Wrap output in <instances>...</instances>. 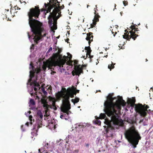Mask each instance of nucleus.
<instances>
[{
  "instance_id": "49",
  "label": "nucleus",
  "mask_w": 153,
  "mask_h": 153,
  "mask_svg": "<svg viewBox=\"0 0 153 153\" xmlns=\"http://www.w3.org/2000/svg\"><path fill=\"white\" fill-rule=\"evenodd\" d=\"M36 129V128H35L34 127L33 128V129Z\"/></svg>"
},
{
  "instance_id": "23",
  "label": "nucleus",
  "mask_w": 153,
  "mask_h": 153,
  "mask_svg": "<svg viewBox=\"0 0 153 153\" xmlns=\"http://www.w3.org/2000/svg\"><path fill=\"white\" fill-rule=\"evenodd\" d=\"M85 49L86 51V52L87 53H86L87 56L88 55L89 56H90V54L91 52V50L90 48L89 47H85Z\"/></svg>"
},
{
  "instance_id": "40",
  "label": "nucleus",
  "mask_w": 153,
  "mask_h": 153,
  "mask_svg": "<svg viewBox=\"0 0 153 153\" xmlns=\"http://www.w3.org/2000/svg\"><path fill=\"white\" fill-rule=\"evenodd\" d=\"M28 113H29V114H30L31 113V112L30 111H28Z\"/></svg>"
},
{
  "instance_id": "11",
  "label": "nucleus",
  "mask_w": 153,
  "mask_h": 153,
  "mask_svg": "<svg viewBox=\"0 0 153 153\" xmlns=\"http://www.w3.org/2000/svg\"><path fill=\"white\" fill-rule=\"evenodd\" d=\"M50 2L52 4V6L48 7V10H46L45 9H42L40 11V9H39V15L41 13H42L44 15L43 17L45 18V15L47 13H48L50 11L51 9L52 8L54 7L55 9L56 7L58 8L59 11L57 12L58 14L59 15L60 13L59 12L60 9H63L64 7V5H62L61 7L59 6V3L57 0H52V1H50Z\"/></svg>"
},
{
  "instance_id": "27",
  "label": "nucleus",
  "mask_w": 153,
  "mask_h": 153,
  "mask_svg": "<svg viewBox=\"0 0 153 153\" xmlns=\"http://www.w3.org/2000/svg\"><path fill=\"white\" fill-rule=\"evenodd\" d=\"M36 126H37V128H36V132L35 134V135L36 136H37L38 135V134L37 133V130L38 129V124H37Z\"/></svg>"
},
{
  "instance_id": "50",
  "label": "nucleus",
  "mask_w": 153,
  "mask_h": 153,
  "mask_svg": "<svg viewBox=\"0 0 153 153\" xmlns=\"http://www.w3.org/2000/svg\"><path fill=\"white\" fill-rule=\"evenodd\" d=\"M111 32H112V34H113L114 33V32L112 31Z\"/></svg>"
},
{
  "instance_id": "15",
  "label": "nucleus",
  "mask_w": 153,
  "mask_h": 153,
  "mask_svg": "<svg viewBox=\"0 0 153 153\" xmlns=\"http://www.w3.org/2000/svg\"><path fill=\"white\" fill-rule=\"evenodd\" d=\"M35 105V102L33 99H31L29 101V106L31 108V109L34 111H36V114L38 115V107L36 108L33 106Z\"/></svg>"
},
{
  "instance_id": "61",
  "label": "nucleus",
  "mask_w": 153,
  "mask_h": 153,
  "mask_svg": "<svg viewBox=\"0 0 153 153\" xmlns=\"http://www.w3.org/2000/svg\"><path fill=\"white\" fill-rule=\"evenodd\" d=\"M146 61H147V59H146Z\"/></svg>"
},
{
  "instance_id": "16",
  "label": "nucleus",
  "mask_w": 153,
  "mask_h": 153,
  "mask_svg": "<svg viewBox=\"0 0 153 153\" xmlns=\"http://www.w3.org/2000/svg\"><path fill=\"white\" fill-rule=\"evenodd\" d=\"M45 85L43 83H39V91H41L44 95L47 94V92L45 90Z\"/></svg>"
},
{
  "instance_id": "62",
  "label": "nucleus",
  "mask_w": 153,
  "mask_h": 153,
  "mask_svg": "<svg viewBox=\"0 0 153 153\" xmlns=\"http://www.w3.org/2000/svg\"><path fill=\"white\" fill-rule=\"evenodd\" d=\"M88 5H87V7H88Z\"/></svg>"
},
{
  "instance_id": "42",
  "label": "nucleus",
  "mask_w": 153,
  "mask_h": 153,
  "mask_svg": "<svg viewBox=\"0 0 153 153\" xmlns=\"http://www.w3.org/2000/svg\"><path fill=\"white\" fill-rule=\"evenodd\" d=\"M44 153H45V152H46L45 151H45H44Z\"/></svg>"
},
{
  "instance_id": "5",
  "label": "nucleus",
  "mask_w": 153,
  "mask_h": 153,
  "mask_svg": "<svg viewBox=\"0 0 153 153\" xmlns=\"http://www.w3.org/2000/svg\"><path fill=\"white\" fill-rule=\"evenodd\" d=\"M79 90H76V88L73 86L71 88H68L67 90L65 88H62L61 91L56 94V96L58 100L62 98V100H65L66 97L67 96L68 97V100L69 101V97H73L74 94L75 95L76 93H79Z\"/></svg>"
},
{
  "instance_id": "30",
  "label": "nucleus",
  "mask_w": 153,
  "mask_h": 153,
  "mask_svg": "<svg viewBox=\"0 0 153 153\" xmlns=\"http://www.w3.org/2000/svg\"><path fill=\"white\" fill-rule=\"evenodd\" d=\"M79 152V151L78 150H74L72 152L73 153H78Z\"/></svg>"
},
{
  "instance_id": "48",
  "label": "nucleus",
  "mask_w": 153,
  "mask_h": 153,
  "mask_svg": "<svg viewBox=\"0 0 153 153\" xmlns=\"http://www.w3.org/2000/svg\"><path fill=\"white\" fill-rule=\"evenodd\" d=\"M143 120H140V122H142V121H143Z\"/></svg>"
},
{
  "instance_id": "36",
  "label": "nucleus",
  "mask_w": 153,
  "mask_h": 153,
  "mask_svg": "<svg viewBox=\"0 0 153 153\" xmlns=\"http://www.w3.org/2000/svg\"><path fill=\"white\" fill-rule=\"evenodd\" d=\"M119 48H120V47H122V45L121 44H120L119 45Z\"/></svg>"
},
{
  "instance_id": "3",
  "label": "nucleus",
  "mask_w": 153,
  "mask_h": 153,
  "mask_svg": "<svg viewBox=\"0 0 153 153\" xmlns=\"http://www.w3.org/2000/svg\"><path fill=\"white\" fill-rule=\"evenodd\" d=\"M29 69H31L30 71V79L28 80L27 85H30L32 86L31 89L30 91V93L31 96H36V98L38 99V96L37 95V88L36 87H38V82H37V74H38V67L36 68L33 66L32 62L30 64Z\"/></svg>"
},
{
  "instance_id": "4",
  "label": "nucleus",
  "mask_w": 153,
  "mask_h": 153,
  "mask_svg": "<svg viewBox=\"0 0 153 153\" xmlns=\"http://www.w3.org/2000/svg\"><path fill=\"white\" fill-rule=\"evenodd\" d=\"M125 135L128 142L132 144L134 148L136 147L141 138L137 130L134 126H132L126 130Z\"/></svg>"
},
{
  "instance_id": "39",
  "label": "nucleus",
  "mask_w": 153,
  "mask_h": 153,
  "mask_svg": "<svg viewBox=\"0 0 153 153\" xmlns=\"http://www.w3.org/2000/svg\"><path fill=\"white\" fill-rule=\"evenodd\" d=\"M116 33H117V32H115V34H114L113 36H115V34H116Z\"/></svg>"
},
{
  "instance_id": "41",
  "label": "nucleus",
  "mask_w": 153,
  "mask_h": 153,
  "mask_svg": "<svg viewBox=\"0 0 153 153\" xmlns=\"http://www.w3.org/2000/svg\"><path fill=\"white\" fill-rule=\"evenodd\" d=\"M39 152H40V149H39Z\"/></svg>"
},
{
  "instance_id": "8",
  "label": "nucleus",
  "mask_w": 153,
  "mask_h": 153,
  "mask_svg": "<svg viewBox=\"0 0 153 153\" xmlns=\"http://www.w3.org/2000/svg\"><path fill=\"white\" fill-rule=\"evenodd\" d=\"M59 10L58 8L56 7L55 9H53L52 13H50L48 17V22L51 27V31H53V33L55 32L54 30L57 29L56 22L55 20V19H57L60 16L58 14L56 16L57 12L59 11Z\"/></svg>"
},
{
  "instance_id": "7",
  "label": "nucleus",
  "mask_w": 153,
  "mask_h": 153,
  "mask_svg": "<svg viewBox=\"0 0 153 153\" xmlns=\"http://www.w3.org/2000/svg\"><path fill=\"white\" fill-rule=\"evenodd\" d=\"M66 98L65 100H62V101L61 110L62 113L61 114L60 117L62 119L67 120L69 118L68 115L71 113V112L69 111L70 109V105L69 101L68 100V96H66Z\"/></svg>"
},
{
  "instance_id": "2",
  "label": "nucleus",
  "mask_w": 153,
  "mask_h": 153,
  "mask_svg": "<svg viewBox=\"0 0 153 153\" xmlns=\"http://www.w3.org/2000/svg\"><path fill=\"white\" fill-rule=\"evenodd\" d=\"M29 24L31 28L33 34L30 36L29 32L27 33L30 39H33L35 43L37 44L38 42V6H35L30 9L28 12Z\"/></svg>"
},
{
  "instance_id": "33",
  "label": "nucleus",
  "mask_w": 153,
  "mask_h": 153,
  "mask_svg": "<svg viewBox=\"0 0 153 153\" xmlns=\"http://www.w3.org/2000/svg\"><path fill=\"white\" fill-rule=\"evenodd\" d=\"M32 116L30 115L29 116V119L30 120H32Z\"/></svg>"
},
{
  "instance_id": "20",
  "label": "nucleus",
  "mask_w": 153,
  "mask_h": 153,
  "mask_svg": "<svg viewBox=\"0 0 153 153\" xmlns=\"http://www.w3.org/2000/svg\"><path fill=\"white\" fill-rule=\"evenodd\" d=\"M74 127L77 131H82L83 130V125L80 123H77L75 124Z\"/></svg>"
},
{
  "instance_id": "12",
  "label": "nucleus",
  "mask_w": 153,
  "mask_h": 153,
  "mask_svg": "<svg viewBox=\"0 0 153 153\" xmlns=\"http://www.w3.org/2000/svg\"><path fill=\"white\" fill-rule=\"evenodd\" d=\"M39 40L42 37L46 36L47 31L45 26L43 25L42 23L39 21Z\"/></svg>"
},
{
  "instance_id": "45",
  "label": "nucleus",
  "mask_w": 153,
  "mask_h": 153,
  "mask_svg": "<svg viewBox=\"0 0 153 153\" xmlns=\"http://www.w3.org/2000/svg\"><path fill=\"white\" fill-rule=\"evenodd\" d=\"M39 72L40 71V69L39 68Z\"/></svg>"
},
{
  "instance_id": "35",
  "label": "nucleus",
  "mask_w": 153,
  "mask_h": 153,
  "mask_svg": "<svg viewBox=\"0 0 153 153\" xmlns=\"http://www.w3.org/2000/svg\"><path fill=\"white\" fill-rule=\"evenodd\" d=\"M77 64V62L76 61H74V65H75L76 64Z\"/></svg>"
},
{
  "instance_id": "59",
  "label": "nucleus",
  "mask_w": 153,
  "mask_h": 153,
  "mask_svg": "<svg viewBox=\"0 0 153 153\" xmlns=\"http://www.w3.org/2000/svg\"><path fill=\"white\" fill-rule=\"evenodd\" d=\"M39 127H40V126H39Z\"/></svg>"
},
{
  "instance_id": "17",
  "label": "nucleus",
  "mask_w": 153,
  "mask_h": 153,
  "mask_svg": "<svg viewBox=\"0 0 153 153\" xmlns=\"http://www.w3.org/2000/svg\"><path fill=\"white\" fill-rule=\"evenodd\" d=\"M43 144L44 146L46 148L52 149L53 147V143L52 142L49 141L48 143L45 141L43 142Z\"/></svg>"
},
{
  "instance_id": "19",
  "label": "nucleus",
  "mask_w": 153,
  "mask_h": 153,
  "mask_svg": "<svg viewBox=\"0 0 153 153\" xmlns=\"http://www.w3.org/2000/svg\"><path fill=\"white\" fill-rule=\"evenodd\" d=\"M75 138L74 137L68 135L66 138V142L68 143V142H70L71 143H72L73 141H74L76 143L77 140H75Z\"/></svg>"
},
{
  "instance_id": "9",
  "label": "nucleus",
  "mask_w": 153,
  "mask_h": 153,
  "mask_svg": "<svg viewBox=\"0 0 153 153\" xmlns=\"http://www.w3.org/2000/svg\"><path fill=\"white\" fill-rule=\"evenodd\" d=\"M135 100L134 97L128 98L127 102L128 103L130 104L132 107L134 106L136 111L141 116H145L147 114V108H145L144 106L142 104H135Z\"/></svg>"
},
{
  "instance_id": "26",
  "label": "nucleus",
  "mask_w": 153,
  "mask_h": 153,
  "mask_svg": "<svg viewBox=\"0 0 153 153\" xmlns=\"http://www.w3.org/2000/svg\"><path fill=\"white\" fill-rule=\"evenodd\" d=\"M115 65V63H113L112 62H111V64H109L108 66V68L110 69H113L114 68V65Z\"/></svg>"
},
{
  "instance_id": "34",
  "label": "nucleus",
  "mask_w": 153,
  "mask_h": 153,
  "mask_svg": "<svg viewBox=\"0 0 153 153\" xmlns=\"http://www.w3.org/2000/svg\"><path fill=\"white\" fill-rule=\"evenodd\" d=\"M39 116L41 118H42V115L41 114V113H39Z\"/></svg>"
},
{
  "instance_id": "31",
  "label": "nucleus",
  "mask_w": 153,
  "mask_h": 153,
  "mask_svg": "<svg viewBox=\"0 0 153 153\" xmlns=\"http://www.w3.org/2000/svg\"><path fill=\"white\" fill-rule=\"evenodd\" d=\"M14 8H15V10H16V9L20 10V9L19 7L18 6H15Z\"/></svg>"
},
{
  "instance_id": "37",
  "label": "nucleus",
  "mask_w": 153,
  "mask_h": 153,
  "mask_svg": "<svg viewBox=\"0 0 153 153\" xmlns=\"http://www.w3.org/2000/svg\"><path fill=\"white\" fill-rule=\"evenodd\" d=\"M122 13H123V12H121L120 13V15H121V16H122Z\"/></svg>"
},
{
  "instance_id": "29",
  "label": "nucleus",
  "mask_w": 153,
  "mask_h": 153,
  "mask_svg": "<svg viewBox=\"0 0 153 153\" xmlns=\"http://www.w3.org/2000/svg\"><path fill=\"white\" fill-rule=\"evenodd\" d=\"M123 3L124 5L125 6H126V5L128 4V2L127 1H123Z\"/></svg>"
},
{
  "instance_id": "46",
  "label": "nucleus",
  "mask_w": 153,
  "mask_h": 153,
  "mask_svg": "<svg viewBox=\"0 0 153 153\" xmlns=\"http://www.w3.org/2000/svg\"><path fill=\"white\" fill-rule=\"evenodd\" d=\"M85 56H82V57L83 58H85Z\"/></svg>"
},
{
  "instance_id": "51",
  "label": "nucleus",
  "mask_w": 153,
  "mask_h": 153,
  "mask_svg": "<svg viewBox=\"0 0 153 153\" xmlns=\"http://www.w3.org/2000/svg\"><path fill=\"white\" fill-rule=\"evenodd\" d=\"M78 108H80V106H78Z\"/></svg>"
},
{
  "instance_id": "52",
  "label": "nucleus",
  "mask_w": 153,
  "mask_h": 153,
  "mask_svg": "<svg viewBox=\"0 0 153 153\" xmlns=\"http://www.w3.org/2000/svg\"><path fill=\"white\" fill-rule=\"evenodd\" d=\"M84 19H83V22H84Z\"/></svg>"
},
{
  "instance_id": "60",
  "label": "nucleus",
  "mask_w": 153,
  "mask_h": 153,
  "mask_svg": "<svg viewBox=\"0 0 153 153\" xmlns=\"http://www.w3.org/2000/svg\"><path fill=\"white\" fill-rule=\"evenodd\" d=\"M46 153H48V152H46Z\"/></svg>"
},
{
  "instance_id": "18",
  "label": "nucleus",
  "mask_w": 153,
  "mask_h": 153,
  "mask_svg": "<svg viewBox=\"0 0 153 153\" xmlns=\"http://www.w3.org/2000/svg\"><path fill=\"white\" fill-rule=\"evenodd\" d=\"M54 120H53L49 123L48 127L51 130H54L56 128V124L54 123Z\"/></svg>"
},
{
  "instance_id": "63",
  "label": "nucleus",
  "mask_w": 153,
  "mask_h": 153,
  "mask_svg": "<svg viewBox=\"0 0 153 153\" xmlns=\"http://www.w3.org/2000/svg\"><path fill=\"white\" fill-rule=\"evenodd\" d=\"M50 151H52V150H51V149L50 150Z\"/></svg>"
},
{
  "instance_id": "57",
  "label": "nucleus",
  "mask_w": 153,
  "mask_h": 153,
  "mask_svg": "<svg viewBox=\"0 0 153 153\" xmlns=\"http://www.w3.org/2000/svg\"><path fill=\"white\" fill-rule=\"evenodd\" d=\"M116 5L115 4V7H116Z\"/></svg>"
},
{
  "instance_id": "38",
  "label": "nucleus",
  "mask_w": 153,
  "mask_h": 153,
  "mask_svg": "<svg viewBox=\"0 0 153 153\" xmlns=\"http://www.w3.org/2000/svg\"><path fill=\"white\" fill-rule=\"evenodd\" d=\"M26 124L27 125V126H28L29 123H26Z\"/></svg>"
},
{
  "instance_id": "1",
  "label": "nucleus",
  "mask_w": 153,
  "mask_h": 153,
  "mask_svg": "<svg viewBox=\"0 0 153 153\" xmlns=\"http://www.w3.org/2000/svg\"><path fill=\"white\" fill-rule=\"evenodd\" d=\"M118 99L114 103L113 101L116 100V97H113L110 94L107 97V100L104 103V111L108 117H110L111 120L105 119L104 123L105 125L104 126L105 131L104 133L107 137L113 136L114 130L117 128L119 126L123 124V121L119 116L118 113L119 112L122 106H124L126 102L122 97L118 96Z\"/></svg>"
},
{
  "instance_id": "53",
  "label": "nucleus",
  "mask_w": 153,
  "mask_h": 153,
  "mask_svg": "<svg viewBox=\"0 0 153 153\" xmlns=\"http://www.w3.org/2000/svg\"><path fill=\"white\" fill-rule=\"evenodd\" d=\"M68 55L69 54H70V53H68Z\"/></svg>"
},
{
  "instance_id": "21",
  "label": "nucleus",
  "mask_w": 153,
  "mask_h": 153,
  "mask_svg": "<svg viewBox=\"0 0 153 153\" xmlns=\"http://www.w3.org/2000/svg\"><path fill=\"white\" fill-rule=\"evenodd\" d=\"M99 20L98 19V16H97L96 15H95L94 19L93 20V23L92 24H91V27L93 28L94 27L93 25H95L96 24V22H98Z\"/></svg>"
},
{
  "instance_id": "6",
  "label": "nucleus",
  "mask_w": 153,
  "mask_h": 153,
  "mask_svg": "<svg viewBox=\"0 0 153 153\" xmlns=\"http://www.w3.org/2000/svg\"><path fill=\"white\" fill-rule=\"evenodd\" d=\"M68 59V56H64L62 58L59 56V58L56 61L53 59L49 60L43 62L42 68L44 70H45L47 67L50 68L53 66L58 65L60 67L64 65Z\"/></svg>"
},
{
  "instance_id": "10",
  "label": "nucleus",
  "mask_w": 153,
  "mask_h": 153,
  "mask_svg": "<svg viewBox=\"0 0 153 153\" xmlns=\"http://www.w3.org/2000/svg\"><path fill=\"white\" fill-rule=\"evenodd\" d=\"M49 100V104L48 105L47 99L45 97H43L41 99V102L43 104V106L45 109V111L47 113L48 111V108H51L54 110H56L57 109L55 105L56 100L54 98L49 97L48 98Z\"/></svg>"
},
{
  "instance_id": "22",
  "label": "nucleus",
  "mask_w": 153,
  "mask_h": 153,
  "mask_svg": "<svg viewBox=\"0 0 153 153\" xmlns=\"http://www.w3.org/2000/svg\"><path fill=\"white\" fill-rule=\"evenodd\" d=\"M82 71L80 69L77 68L75 69V71H73L72 73H73V75L74 76V73H75L76 75H79L82 72Z\"/></svg>"
},
{
  "instance_id": "14",
  "label": "nucleus",
  "mask_w": 153,
  "mask_h": 153,
  "mask_svg": "<svg viewBox=\"0 0 153 153\" xmlns=\"http://www.w3.org/2000/svg\"><path fill=\"white\" fill-rule=\"evenodd\" d=\"M106 117V115L105 114L101 113L100 114L99 117L97 116H95V117L96 120L94 121V122L95 124L98 125H100L101 124V122L100 120H98L99 119H104Z\"/></svg>"
},
{
  "instance_id": "32",
  "label": "nucleus",
  "mask_w": 153,
  "mask_h": 153,
  "mask_svg": "<svg viewBox=\"0 0 153 153\" xmlns=\"http://www.w3.org/2000/svg\"><path fill=\"white\" fill-rule=\"evenodd\" d=\"M52 50V48L51 47L48 50V51H47V53L49 52L50 51H51Z\"/></svg>"
},
{
  "instance_id": "54",
  "label": "nucleus",
  "mask_w": 153,
  "mask_h": 153,
  "mask_svg": "<svg viewBox=\"0 0 153 153\" xmlns=\"http://www.w3.org/2000/svg\"><path fill=\"white\" fill-rule=\"evenodd\" d=\"M59 36H58V37H57V38H59Z\"/></svg>"
},
{
  "instance_id": "44",
  "label": "nucleus",
  "mask_w": 153,
  "mask_h": 153,
  "mask_svg": "<svg viewBox=\"0 0 153 153\" xmlns=\"http://www.w3.org/2000/svg\"><path fill=\"white\" fill-rule=\"evenodd\" d=\"M127 31V30H125V32H126Z\"/></svg>"
},
{
  "instance_id": "56",
  "label": "nucleus",
  "mask_w": 153,
  "mask_h": 153,
  "mask_svg": "<svg viewBox=\"0 0 153 153\" xmlns=\"http://www.w3.org/2000/svg\"><path fill=\"white\" fill-rule=\"evenodd\" d=\"M93 80H92V82H93Z\"/></svg>"
},
{
  "instance_id": "24",
  "label": "nucleus",
  "mask_w": 153,
  "mask_h": 153,
  "mask_svg": "<svg viewBox=\"0 0 153 153\" xmlns=\"http://www.w3.org/2000/svg\"><path fill=\"white\" fill-rule=\"evenodd\" d=\"M79 98L76 97L75 99H72L71 101L73 102L74 104L75 105V103H77L79 101Z\"/></svg>"
},
{
  "instance_id": "47",
  "label": "nucleus",
  "mask_w": 153,
  "mask_h": 153,
  "mask_svg": "<svg viewBox=\"0 0 153 153\" xmlns=\"http://www.w3.org/2000/svg\"><path fill=\"white\" fill-rule=\"evenodd\" d=\"M21 128H22V127H23V126L22 125L21 126Z\"/></svg>"
},
{
  "instance_id": "25",
  "label": "nucleus",
  "mask_w": 153,
  "mask_h": 153,
  "mask_svg": "<svg viewBox=\"0 0 153 153\" xmlns=\"http://www.w3.org/2000/svg\"><path fill=\"white\" fill-rule=\"evenodd\" d=\"M93 37L92 36H90V35L88 36L87 35V37L86 38V40L88 41L89 40L88 42V43L90 44L91 42H90V41L92 40V39Z\"/></svg>"
},
{
  "instance_id": "43",
  "label": "nucleus",
  "mask_w": 153,
  "mask_h": 153,
  "mask_svg": "<svg viewBox=\"0 0 153 153\" xmlns=\"http://www.w3.org/2000/svg\"><path fill=\"white\" fill-rule=\"evenodd\" d=\"M71 57H71H69V59H70Z\"/></svg>"
},
{
  "instance_id": "28",
  "label": "nucleus",
  "mask_w": 153,
  "mask_h": 153,
  "mask_svg": "<svg viewBox=\"0 0 153 153\" xmlns=\"http://www.w3.org/2000/svg\"><path fill=\"white\" fill-rule=\"evenodd\" d=\"M37 47L36 46H35L34 45L32 44V46L30 47V49H34L35 48V47Z\"/></svg>"
},
{
  "instance_id": "13",
  "label": "nucleus",
  "mask_w": 153,
  "mask_h": 153,
  "mask_svg": "<svg viewBox=\"0 0 153 153\" xmlns=\"http://www.w3.org/2000/svg\"><path fill=\"white\" fill-rule=\"evenodd\" d=\"M130 28H131V29H132V30H133V29H134V26H131ZM130 32L131 33V35L130 36H129L126 33H124V35H123V38L124 39H127L128 40H130V39L131 38L133 39L134 40H135V39L136 38L137 36V35L136 34H135V32H133L132 30H131L130 31Z\"/></svg>"
},
{
  "instance_id": "55",
  "label": "nucleus",
  "mask_w": 153,
  "mask_h": 153,
  "mask_svg": "<svg viewBox=\"0 0 153 153\" xmlns=\"http://www.w3.org/2000/svg\"><path fill=\"white\" fill-rule=\"evenodd\" d=\"M152 87L151 88V89H152Z\"/></svg>"
},
{
  "instance_id": "58",
  "label": "nucleus",
  "mask_w": 153,
  "mask_h": 153,
  "mask_svg": "<svg viewBox=\"0 0 153 153\" xmlns=\"http://www.w3.org/2000/svg\"><path fill=\"white\" fill-rule=\"evenodd\" d=\"M95 14H96V12H95V13H94Z\"/></svg>"
}]
</instances>
